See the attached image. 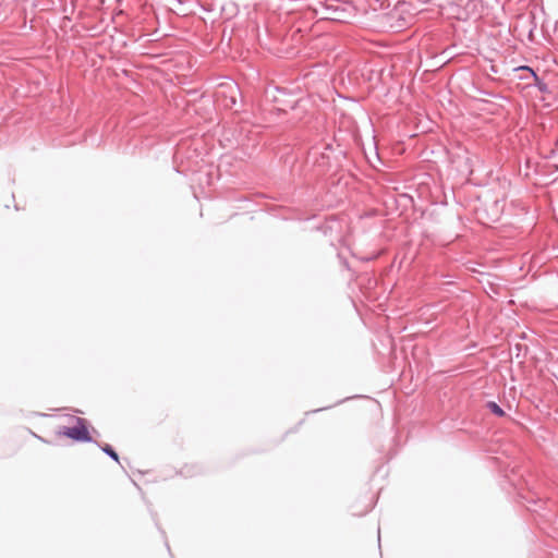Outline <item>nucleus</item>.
<instances>
[{"instance_id":"nucleus-1","label":"nucleus","mask_w":558,"mask_h":558,"mask_svg":"<svg viewBox=\"0 0 558 558\" xmlns=\"http://www.w3.org/2000/svg\"><path fill=\"white\" fill-rule=\"evenodd\" d=\"M61 434L77 441L88 440V430L81 418H75L73 426H65L61 430Z\"/></svg>"},{"instance_id":"nucleus-2","label":"nucleus","mask_w":558,"mask_h":558,"mask_svg":"<svg viewBox=\"0 0 558 558\" xmlns=\"http://www.w3.org/2000/svg\"><path fill=\"white\" fill-rule=\"evenodd\" d=\"M487 408L497 416H504L505 411L494 401L487 403Z\"/></svg>"},{"instance_id":"nucleus-3","label":"nucleus","mask_w":558,"mask_h":558,"mask_svg":"<svg viewBox=\"0 0 558 558\" xmlns=\"http://www.w3.org/2000/svg\"><path fill=\"white\" fill-rule=\"evenodd\" d=\"M107 456L110 457L111 459H113L116 462H119L118 453L109 445H107Z\"/></svg>"},{"instance_id":"nucleus-4","label":"nucleus","mask_w":558,"mask_h":558,"mask_svg":"<svg viewBox=\"0 0 558 558\" xmlns=\"http://www.w3.org/2000/svg\"><path fill=\"white\" fill-rule=\"evenodd\" d=\"M377 538H378V541H380V531L379 530H378Z\"/></svg>"}]
</instances>
